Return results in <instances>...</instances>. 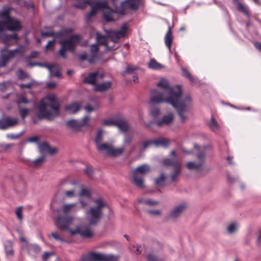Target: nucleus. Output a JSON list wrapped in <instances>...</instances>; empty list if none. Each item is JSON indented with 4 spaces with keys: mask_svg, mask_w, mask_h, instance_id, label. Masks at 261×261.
Listing matches in <instances>:
<instances>
[{
    "mask_svg": "<svg viewBox=\"0 0 261 261\" xmlns=\"http://www.w3.org/2000/svg\"><path fill=\"white\" fill-rule=\"evenodd\" d=\"M161 91L153 90L150 93V101L154 103L166 102L172 105L176 110L182 122H185L187 117L183 112L191 106L190 95H187L181 99L182 91L180 86L176 85L175 90L169 85L165 79H162L156 84Z\"/></svg>",
    "mask_w": 261,
    "mask_h": 261,
    "instance_id": "obj_1",
    "label": "nucleus"
},
{
    "mask_svg": "<svg viewBox=\"0 0 261 261\" xmlns=\"http://www.w3.org/2000/svg\"><path fill=\"white\" fill-rule=\"evenodd\" d=\"M60 102L54 94H49L40 100L37 106L36 116L39 119L51 120L60 115Z\"/></svg>",
    "mask_w": 261,
    "mask_h": 261,
    "instance_id": "obj_2",
    "label": "nucleus"
},
{
    "mask_svg": "<svg viewBox=\"0 0 261 261\" xmlns=\"http://www.w3.org/2000/svg\"><path fill=\"white\" fill-rule=\"evenodd\" d=\"M57 38L61 46L59 54L63 58L66 59V52H74L76 45L80 43L82 37L80 34H73L67 39H64V38Z\"/></svg>",
    "mask_w": 261,
    "mask_h": 261,
    "instance_id": "obj_3",
    "label": "nucleus"
},
{
    "mask_svg": "<svg viewBox=\"0 0 261 261\" xmlns=\"http://www.w3.org/2000/svg\"><path fill=\"white\" fill-rule=\"evenodd\" d=\"M105 9L103 13V18L108 22L114 21L115 20L112 17V15L115 11L109 7L106 1H97L94 2L91 6L90 11L86 14L85 19L87 23L91 21V18L96 15L98 9Z\"/></svg>",
    "mask_w": 261,
    "mask_h": 261,
    "instance_id": "obj_4",
    "label": "nucleus"
},
{
    "mask_svg": "<svg viewBox=\"0 0 261 261\" xmlns=\"http://www.w3.org/2000/svg\"><path fill=\"white\" fill-rule=\"evenodd\" d=\"M93 202L96 204V206L91 207L87 214L88 216L89 224L92 225H96L101 218L102 215V209L107 204L101 198L94 199Z\"/></svg>",
    "mask_w": 261,
    "mask_h": 261,
    "instance_id": "obj_5",
    "label": "nucleus"
},
{
    "mask_svg": "<svg viewBox=\"0 0 261 261\" xmlns=\"http://www.w3.org/2000/svg\"><path fill=\"white\" fill-rule=\"evenodd\" d=\"M1 25L3 31L6 29L11 32H18L22 28L20 21L14 18H12L9 20L0 21Z\"/></svg>",
    "mask_w": 261,
    "mask_h": 261,
    "instance_id": "obj_6",
    "label": "nucleus"
},
{
    "mask_svg": "<svg viewBox=\"0 0 261 261\" xmlns=\"http://www.w3.org/2000/svg\"><path fill=\"white\" fill-rule=\"evenodd\" d=\"M19 240L24 243L25 244L22 246V248L27 250L29 256L35 258L41 252V248L40 246L37 244L29 243L22 236H20Z\"/></svg>",
    "mask_w": 261,
    "mask_h": 261,
    "instance_id": "obj_7",
    "label": "nucleus"
},
{
    "mask_svg": "<svg viewBox=\"0 0 261 261\" xmlns=\"http://www.w3.org/2000/svg\"><path fill=\"white\" fill-rule=\"evenodd\" d=\"M98 150L100 151L106 150L107 151V155L112 156H117L122 153L124 150V147L114 148L110 145L103 144L98 147Z\"/></svg>",
    "mask_w": 261,
    "mask_h": 261,
    "instance_id": "obj_8",
    "label": "nucleus"
},
{
    "mask_svg": "<svg viewBox=\"0 0 261 261\" xmlns=\"http://www.w3.org/2000/svg\"><path fill=\"white\" fill-rule=\"evenodd\" d=\"M72 219L70 217L58 216L55 221L56 226L62 230H71L69 228V225L72 223Z\"/></svg>",
    "mask_w": 261,
    "mask_h": 261,
    "instance_id": "obj_9",
    "label": "nucleus"
},
{
    "mask_svg": "<svg viewBox=\"0 0 261 261\" xmlns=\"http://www.w3.org/2000/svg\"><path fill=\"white\" fill-rule=\"evenodd\" d=\"M205 154L204 152H200L197 158L199 159V162L197 163L194 162H189L187 164V168L189 170L194 169L197 171H201L202 169V166L204 163V158Z\"/></svg>",
    "mask_w": 261,
    "mask_h": 261,
    "instance_id": "obj_10",
    "label": "nucleus"
},
{
    "mask_svg": "<svg viewBox=\"0 0 261 261\" xmlns=\"http://www.w3.org/2000/svg\"><path fill=\"white\" fill-rule=\"evenodd\" d=\"M140 0H125L120 4L121 14H123L127 9L137 10L139 7Z\"/></svg>",
    "mask_w": 261,
    "mask_h": 261,
    "instance_id": "obj_11",
    "label": "nucleus"
},
{
    "mask_svg": "<svg viewBox=\"0 0 261 261\" xmlns=\"http://www.w3.org/2000/svg\"><path fill=\"white\" fill-rule=\"evenodd\" d=\"M18 123V120L16 118L6 117L0 119V129L5 130L10 127L16 126Z\"/></svg>",
    "mask_w": 261,
    "mask_h": 261,
    "instance_id": "obj_12",
    "label": "nucleus"
},
{
    "mask_svg": "<svg viewBox=\"0 0 261 261\" xmlns=\"http://www.w3.org/2000/svg\"><path fill=\"white\" fill-rule=\"evenodd\" d=\"M70 233L72 236L78 233L82 237L87 239L90 238L93 236L92 231L88 227H77L75 230H70Z\"/></svg>",
    "mask_w": 261,
    "mask_h": 261,
    "instance_id": "obj_13",
    "label": "nucleus"
},
{
    "mask_svg": "<svg viewBox=\"0 0 261 261\" xmlns=\"http://www.w3.org/2000/svg\"><path fill=\"white\" fill-rule=\"evenodd\" d=\"M173 114L170 113L164 116L161 120H158L155 122H151L147 125V126L149 128L151 129V126L154 124H156L159 127H162L164 125H169L173 121Z\"/></svg>",
    "mask_w": 261,
    "mask_h": 261,
    "instance_id": "obj_14",
    "label": "nucleus"
},
{
    "mask_svg": "<svg viewBox=\"0 0 261 261\" xmlns=\"http://www.w3.org/2000/svg\"><path fill=\"white\" fill-rule=\"evenodd\" d=\"M186 205L185 204H180L175 206L173 210L168 215L167 218L172 220H176L179 217L184 211L186 209Z\"/></svg>",
    "mask_w": 261,
    "mask_h": 261,
    "instance_id": "obj_15",
    "label": "nucleus"
},
{
    "mask_svg": "<svg viewBox=\"0 0 261 261\" xmlns=\"http://www.w3.org/2000/svg\"><path fill=\"white\" fill-rule=\"evenodd\" d=\"M108 256L100 253L92 252L86 257H83L81 261H105Z\"/></svg>",
    "mask_w": 261,
    "mask_h": 261,
    "instance_id": "obj_16",
    "label": "nucleus"
},
{
    "mask_svg": "<svg viewBox=\"0 0 261 261\" xmlns=\"http://www.w3.org/2000/svg\"><path fill=\"white\" fill-rule=\"evenodd\" d=\"M12 57L9 50L8 51L5 48L1 49L0 54V68L5 67L10 59Z\"/></svg>",
    "mask_w": 261,
    "mask_h": 261,
    "instance_id": "obj_17",
    "label": "nucleus"
},
{
    "mask_svg": "<svg viewBox=\"0 0 261 261\" xmlns=\"http://www.w3.org/2000/svg\"><path fill=\"white\" fill-rule=\"evenodd\" d=\"M116 126L121 131L126 133L128 129V125L122 116L116 117Z\"/></svg>",
    "mask_w": 261,
    "mask_h": 261,
    "instance_id": "obj_18",
    "label": "nucleus"
},
{
    "mask_svg": "<svg viewBox=\"0 0 261 261\" xmlns=\"http://www.w3.org/2000/svg\"><path fill=\"white\" fill-rule=\"evenodd\" d=\"M96 39L97 44L104 45L106 47L107 50L110 51L114 49L113 47L108 46L106 37L101 35L98 32L96 33Z\"/></svg>",
    "mask_w": 261,
    "mask_h": 261,
    "instance_id": "obj_19",
    "label": "nucleus"
},
{
    "mask_svg": "<svg viewBox=\"0 0 261 261\" xmlns=\"http://www.w3.org/2000/svg\"><path fill=\"white\" fill-rule=\"evenodd\" d=\"M111 86V82L110 81L104 82L101 84H96L94 86L95 91L103 92L109 89Z\"/></svg>",
    "mask_w": 261,
    "mask_h": 261,
    "instance_id": "obj_20",
    "label": "nucleus"
},
{
    "mask_svg": "<svg viewBox=\"0 0 261 261\" xmlns=\"http://www.w3.org/2000/svg\"><path fill=\"white\" fill-rule=\"evenodd\" d=\"M45 161V157L41 156L35 160H29L27 164L32 168H38L41 166Z\"/></svg>",
    "mask_w": 261,
    "mask_h": 261,
    "instance_id": "obj_21",
    "label": "nucleus"
},
{
    "mask_svg": "<svg viewBox=\"0 0 261 261\" xmlns=\"http://www.w3.org/2000/svg\"><path fill=\"white\" fill-rule=\"evenodd\" d=\"M233 3L237 6V9L238 11L243 13L247 17L249 18L250 13L249 12L248 9L243 6V5L239 1V0H232Z\"/></svg>",
    "mask_w": 261,
    "mask_h": 261,
    "instance_id": "obj_22",
    "label": "nucleus"
},
{
    "mask_svg": "<svg viewBox=\"0 0 261 261\" xmlns=\"http://www.w3.org/2000/svg\"><path fill=\"white\" fill-rule=\"evenodd\" d=\"M133 182L138 188L142 189L144 187L143 177L139 176L137 173L134 172L133 173Z\"/></svg>",
    "mask_w": 261,
    "mask_h": 261,
    "instance_id": "obj_23",
    "label": "nucleus"
},
{
    "mask_svg": "<svg viewBox=\"0 0 261 261\" xmlns=\"http://www.w3.org/2000/svg\"><path fill=\"white\" fill-rule=\"evenodd\" d=\"M127 30V26L124 24L122 25L121 29L119 30L115 31L113 33V37H115L117 39L123 38L125 36Z\"/></svg>",
    "mask_w": 261,
    "mask_h": 261,
    "instance_id": "obj_24",
    "label": "nucleus"
},
{
    "mask_svg": "<svg viewBox=\"0 0 261 261\" xmlns=\"http://www.w3.org/2000/svg\"><path fill=\"white\" fill-rule=\"evenodd\" d=\"M173 40L172 30L170 26H169L168 31L165 37V43L168 48L170 50Z\"/></svg>",
    "mask_w": 261,
    "mask_h": 261,
    "instance_id": "obj_25",
    "label": "nucleus"
},
{
    "mask_svg": "<svg viewBox=\"0 0 261 261\" xmlns=\"http://www.w3.org/2000/svg\"><path fill=\"white\" fill-rule=\"evenodd\" d=\"M97 74L98 73L97 72L90 73L84 79V83L95 86L96 84V80Z\"/></svg>",
    "mask_w": 261,
    "mask_h": 261,
    "instance_id": "obj_26",
    "label": "nucleus"
},
{
    "mask_svg": "<svg viewBox=\"0 0 261 261\" xmlns=\"http://www.w3.org/2000/svg\"><path fill=\"white\" fill-rule=\"evenodd\" d=\"M162 163L165 166H173L174 168L181 166L180 163L177 161L170 158H166L163 159Z\"/></svg>",
    "mask_w": 261,
    "mask_h": 261,
    "instance_id": "obj_27",
    "label": "nucleus"
},
{
    "mask_svg": "<svg viewBox=\"0 0 261 261\" xmlns=\"http://www.w3.org/2000/svg\"><path fill=\"white\" fill-rule=\"evenodd\" d=\"M80 109V105L77 102H72L65 107V110L71 114H75Z\"/></svg>",
    "mask_w": 261,
    "mask_h": 261,
    "instance_id": "obj_28",
    "label": "nucleus"
},
{
    "mask_svg": "<svg viewBox=\"0 0 261 261\" xmlns=\"http://www.w3.org/2000/svg\"><path fill=\"white\" fill-rule=\"evenodd\" d=\"M65 125L67 127H69L73 130H79L81 128L79 120H70L66 122Z\"/></svg>",
    "mask_w": 261,
    "mask_h": 261,
    "instance_id": "obj_29",
    "label": "nucleus"
},
{
    "mask_svg": "<svg viewBox=\"0 0 261 261\" xmlns=\"http://www.w3.org/2000/svg\"><path fill=\"white\" fill-rule=\"evenodd\" d=\"M98 44H94L91 45L90 47V51L92 53V57L88 59V62L90 63H94V59L96 56V54L98 51V47L97 46Z\"/></svg>",
    "mask_w": 261,
    "mask_h": 261,
    "instance_id": "obj_30",
    "label": "nucleus"
},
{
    "mask_svg": "<svg viewBox=\"0 0 261 261\" xmlns=\"http://www.w3.org/2000/svg\"><path fill=\"white\" fill-rule=\"evenodd\" d=\"M152 140L153 145H154L155 147H163L165 148L168 147V142L164 139L158 138Z\"/></svg>",
    "mask_w": 261,
    "mask_h": 261,
    "instance_id": "obj_31",
    "label": "nucleus"
},
{
    "mask_svg": "<svg viewBox=\"0 0 261 261\" xmlns=\"http://www.w3.org/2000/svg\"><path fill=\"white\" fill-rule=\"evenodd\" d=\"M74 32V30L71 28H67L64 29L62 31L56 33V36L57 38H64L70 33Z\"/></svg>",
    "mask_w": 261,
    "mask_h": 261,
    "instance_id": "obj_32",
    "label": "nucleus"
},
{
    "mask_svg": "<svg viewBox=\"0 0 261 261\" xmlns=\"http://www.w3.org/2000/svg\"><path fill=\"white\" fill-rule=\"evenodd\" d=\"M102 139V130L101 129H99L97 131L96 137L95 138V143L97 146V148L98 150V147L103 144V143H101V142Z\"/></svg>",
    "mask_w": 261,
    "mask_h": 261,
    "instance_id": "obj_33",
    "label": "nucleus"
},
{
    "mask_svg": "<svg viewBox=\"0 0 261 261\" xmlns=\"http://www.w3.org/2000/svg\"><path fill=\"white\" fill-rule=\"evenodd\" d=\"M149 166L147 165L144 164L140 166H138L135 170L134 172L140 173L141 174H145L149 171Z\"/></svg>",
    "mask_w": 261,
    "mask_h": 261,
    "instance_id": "obj_34",
    "label": "nucleus"
},
{
    "mask_svg": "<svg viewBox=\"0 0 261 261\" xmlns=\"http://www.w3.org/2000/svg\"><path fill=\"white\" fill-rule=\"evenodd\" d=\"M148 66L150 68L153 69H160L163 67L162 64L157 62L154 59H151L150 60L148 63Z\"/></svg>",
    "mask_w": 261,
    "mask_h": 261,
    "instance_id": "obj_35",
    "label": "nucleus"
},
{
    "mask_svg": "<svg viewBox=\"0 0 261 261\" xmlns=\"http://www.w3.org/2000/svg\"><path fill=\"white\" fill-rule=\"evenodd\" d=\"M166 180V176L164 173H162L160 176L155 178V184L156 186L163 187L164 186V182Z\"/></svg>",
    "mask_w": 261,
    "mask_h": 261,
    "instance_id": "obj_36",
    "label": "nucleus"
},
{
    "mask_svg": "<svg viewBox=\"0 0 261 261\" xmlns=\"http://www.w3.org/2000/svg\"><path fill=\"white\" fill-rule=\"evenodd\" d=\"M207 125L213 132H215L219 128V124L214 117H212L211 121L207 123Z\"/></svg>",
    "mask_w": 261,
    "mask_h": 261,
    "instance_id": "obj_37",
    "label": "nucleus"
},
{
    "mask_svg": "<svg viewBox=\"0 0 261 261\" xmlns=\"http://www.w3.org/2000/svg\"><path fill=\"white\" fill-rule=\"evenodd\" d=\"M9 51L12 57H14L15 54L22 55L24 52V47L23 45H20L18 46L17 48L14 49L10 50Z\"/></svg>",
    "mask_w": 261,
    "mask_h": 261,
    "instance_id": "obj_38",
    "label": "nucleus"
},
{
    "mask_svg": "<svg viewBox=\"0 0 261 261\" xmlns=\"http://www.w3.org/2000/svg\"><path fill=\"white\" fill-rule=\"evenodd\" d=\"M180 172L181 166L174 168L173 172L170 176L171 179L172 181H175L177 179L178 176L180 174Z\"/></svg>",
    "mask_w": 261,
    "mask_h": 261,
    "instance_id": "obj_39",
    "label": "nucleus"
},
{
    "mask_svg": "<svg viewBox=\"0 0 261 261\" xmlns=\"http://www.w3.org/2000/svg\"><path fill=\"white\" fill-rule=\"evenodd\" d=\"M181 71L182 72V75L187 78L192 84H194L195 83V80L190 73L183 67L181 68Z\"/></svg>",
    "mask_w": 261,
    "mask_h": 261,
    "instance_id": "obj_40",
    "label": "nucleus"
},
{
    "mask_svg": "<svg viewBox=\"0 0 261 261\" xmlns=\"http://www.w3.org/2000/svg\"><path fill=\"white\" fill-rule=\"evenodd\" d=\"M90 116L87 115L84 117L82 119L79 120L80 128L84 126H89L90 124L88 122V120L90 119Z\"/></svg>",
    "mask_w": 261,
    "mask_h": 261,
    "instance_id": "obj_41",
    "label": "nucleus"
},
{
    "mask_svg": "<svg viewBox=\"0 0 261 261\" xmlns=\"http://www.w3.org/2000/svg\"><path fill=\"white\" fill-rule=\"evenodd\" d=\"M137 68L133 66H128L126 69L121 72V75L124 76L126 74L134 73Z\"/></svg>",
    "mask_w": 261,
    "mask_h": 261,
    "instance_id": "obj_42",
    "label": "nucleus"
},
{
    "mask_svg": "<svg viewBox=\"0 0 261 261\" xmlns=\"http://www.w3.org/2000/svg\"><path fill=\"white\" fill-rule=\"evenodd\" d=\"M116 117L114 119H109L104 120L102 122V124L106 126H116Z\"/></svg>",
    "mask_w": 261,
    "mask_h": 261,
    "instance_id": "obj_43",
    "label": "nucleus"
},
{
    "mask_svg": "<svg viewBox=\"0 0 261 261\" xmlns=\"http://www.w3.org/2000/svg\"><path fill=\"white\" fill-rule=\"evenodd\" d=\"M147 261H164V259L159 258L154 255L153 253H149L147 256Z\"/></svg>",
    "mask_w": 261,
    "mask_h": 261,
    "instance_id": "obj_44",
    "label": "nucleus"
},
{
    "mask_svg": "<svg viewBox=\"0 0 261 261\" xmlns=\"http://www.w3.org/2000/svg\"><path fill=\"white\" fill-rule=\"evenodd\" d=\"M75 205V203L64 204L62 207V211L64 213H67L71 210L72 207H74Z\"/></svg>",
    "mask_w": 261,
    "mask_h": 261,
    "instance_id": "obj_45",
    "label": "nucleus"
},
{
    "mask_svg": "<svg viewBox=\"0 0 261 261\" xmlns=\"http://www.w3.org/2000/svg\"><path fill=\"white\" fill-rule=\"evenodd\" d=\"M22 208V206H19L16 210L15 211L16 216L20 221H22L23 220Z\"/></svg>",
    "mask_w": 261,
    "mask_h": 261,
    "instance_id": "obj_46",
    "label": "nucleus"
},
{
    "mask_svg": "<svg viewBox=\"0 0 261 261\" xmlns=\"http://www.w3.org/2000/svg\"><path fill=\"white\" fill-rule=\"evenodd\" d=\"M84 171L88 177H89L90 178H92L93 177V171L92 168L91 166H90L89 165H87L86 168L85 169Z\"/></svg>",
    "mask_w": 261,
    "mask_h": 261,
    "instance_id": "obj_47",
    "label": "nucleus"
},
{
    "mask_svg": "<svg viewBox=\"0 0 261 261\" xmlns=\"http://www.w3.org/2000/svg\"><path fill=\"white\" fill-rule=\"evenodd\" d=\"M5 251L7 255L12 256L13 255V250L12 247L11 243L9 242V245L5 246Z\"/></svg>",
    "mask_w": 261,
    "mask_h": 261,
    "instance_id": "obj_48",
    "label": "nucleus"
},
{
    "mask_svg": "<svg viewBox=\"0 0 261 261\" xmlns=\"http://www.w3.org/2000/svg\"><path fill=\"white\" fill-rule=\"evenodd\" d=\"M30 110L27 108H23L20 110L19 112L22 120H24L26 116L29 114Z\"/></svg>",
    "mask_w": 261,
    "mask_h": 261,
    "instance_id": "obj_49",
    "label": "nucleus"
},
{
    "mask_svg": "<svg viewBox=\"0 0 261 261\" xmlns=\"http://www.w3.org/2000/svg\"><path fill=\"white\" fill-rule=\"evenodd\" d=\"M52 237L56 241H59L61 242H65L66 241L61 237H60L58 233L56 232H53L51 233Z\"/></svg>",
    "mask_w": 261,
    "mask_h": 261,
    "instance_id": "obj_50",
    "label": "nucleus"
},
{
    "mask_svg": "<svg viewBox=\"0 0 261 261\" xmlns=\"http://www.w3.org/2000/svg\"><path fill=\"white\" fill-rule=\"evenodd\" d=\"M39 149L41 152H47L49 145L45 142L42 143L39 145Z\"/></svg>",
    "mask_w": 261,
    "mask_h": 261,
    "instance_id": "obj_51",
    "label": "nucleus"
},
{
    "mask_svg": "<svg viewBox=\"0 0 261 261\" xmlns=\"http://www.w3.org/2000/svg\"><path fill=\"white\" fill-rule=\"evenodd\" d=\"M237 229L236 224L234 223H231L229 224L227 227L228 232L229 233H234Z\"/></svg>",
    "mask_w": 261,
    "mask_h": 261,
    "instance_id": "obj_52",
    "label": "nucleus"
},
{
    "mask_svg": "<svg viewBox=\"0 0 261 261\" xmlns=\"http://www.w3.org/2000/svg\"><path fill=\"white\" fill-rule=\"evenodd\" d=\"M0 16L5 20H9L12 18L10 16L9 14V11L7 10L2 11L0 14Z\"/></svg>",
    "mask_w": 261,
    "mask_h": 261,
    "instance_id": "obj_53",
    "label": "nucleus"
},
{
    "mask_svg": "<svg viewBox=\"0 0 261 261\" xmlns=\"http://www.w3.org/2000/svg\"><path fill=\"white\" fill-rule=\"evenodd\" d=\"M81 196H85L89 198L91 196L90 193L88 189L82 188L80 193Z\"/></svg>",
    "mask_w": 261,
    "mask_h": 261,
    "instance_id": "obj_54",
    "label": "nucleus"
},
{
    "mask_svg": "<svg viewBox=\"0 0 261 261\" xmlns=\"http://www.w3.org/2000/svg\"><path fill=\"white\" fill-rule=\"evenodd\" d=\"M160 113V110L156 108H153L150 110V114L154 117L158 116Z\"/></svg>",
    "mask_w": 261,
    "mask_h": 261,
    "instance_id": "obj_55",
    "label": "nucleus"
},
{
    "mask_svg": "<svg viewBox=\"0 0 261 261\" xmlns=\"http://www.w3.org/2000/svg\"><path fill=\"white\" fill-rule=\"evenodd\" d=\"M153 145L152 140H147L143 143V150H144L146 148L148 147L150 145Z\"/></svg>",
    "mask_w": 261,
    "mask_h": 261,
    "instance_id": "obj_56",
    "label": "nucleus"
},
{
    "mask_svg": "<svg viewBox=\"0 0 261 261\" xmlns=\"http://www.w3.org/2000/svg\"><path fill=\"white\" fill-rule=\"evenodd\" d=\"M159 204V202L156 200H153L152 199H147V201H146V205H149V206H154L158 205Z\"/></svg>",
    "mask_w": 261,
    "mask_h": 261,
    "instance_id": "obj_57",
    "label": "nucleus"
},
{
    "mask_svg": "<svg viewBox=\"0 0 261 261\" xmlns=\"http://www.w3.org/2000/svg\"><path fill=\"white\" fill-rule=\"evenodd\" d=\"M27 142L30 143H39V138L36 136L31 137L27 139Z\"/></svg>",
    "mask_w": 261,
    "mask_h": 261,
    "instance_id": "obj_58",
    "label": "nucleus"
},
{
    "mask_svg": "<svg viewBox=\"0 0 261 261\" xmlns=\"http://www.w3.org/2000/svg\"><path fill=\"white\" fill-rule=\"evenodd\" d=\"M1 38L5 44L7 43L10 41V38L9 37V35L8 34L2 35Z\"/></svg>",
    "mask_w": 261,
    "mask_h": 261,
    "instance_id": "obj_59",
    "label": "nucleus"
},
{
    "mask_svg": "<svg viewBox=\"0 0 261 261\" xmlns=\"http://www.w3.org/2000/svg\"><path fill=\"white\" fill-rule=\"evenodd\" d=\"M132 140V137L128 135H126L124 140V144L125 145L129 144Z\"/></svg>",
    "mask_w": 261,
    "mask_h": 261,
    "instance_id": "obj_60",
    "label": "nucleus"
},
{
    "mask_svg": "<svg viewBox=\"0 0 261 261\" xmlns=\"http://www.w3.org/2000/svg\"><path fill=\"white\" fill-rule=\"evenodd\" d=\"M148 213L149 214L152 215H161V211L159 210H149L148 211Z\"/></svg>",
    "mask_w": 261,
    "mask_h": 261,
    "instance_id": "obj_61",
    "label": "nucleus"
},
{
    "mask_svg": "<svg viewBox=\"0 0 261 261\" xmlns=\"http://www.w3.org/2000/svg\"><path fill=\"white\" fill-rule=\"evenodd\" d=\"M41 36L42 37H48L54 36V33L53 32H41Z\"/></svg>",
    "mask_w": 261,
    "mask_h": 261,
    "instance_id": "obj_62",
    "label": "nucleus"
},
{
    "mask_svg": "<svg viewBox=\"0 0 261 261\" xmlns=\"http://www.w3.org/2000/svg\"><path fill=\"white\" fill-rule=\"evenodd\" d=\"M117 258V256H115L112 254H109L107 256L105 261H116Z\"/></svg>",
    "mask_w": 261,
    "mask_h": 261,
    "instance_id": "obj_63",
    "label": "nucleus"
},
{
    "mask_svg": "<svg viewBox=\"0 0 261 261\" xmlns=\"http://www.w3.org/2000/svg\"><path fill=\"white\" fill-rule=\"evenodd\" d=\"M6 136L7 138L11 140H16L19 138V136L17 134H8Z\"/></svg>",
    "mask_w": 261,
    "mask_h": 261,
    "instance_id": "obj_64",
    "label": "nucleus"
}]
</instances>
